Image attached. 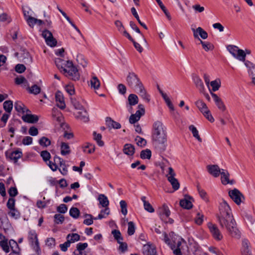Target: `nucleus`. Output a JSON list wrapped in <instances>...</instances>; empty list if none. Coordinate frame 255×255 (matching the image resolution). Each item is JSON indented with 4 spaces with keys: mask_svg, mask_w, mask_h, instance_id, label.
Returning a JSON list of instances; mask_svg holds the SVG:
<instances>
[{
    "mask_svg": "<svg viewBox=\"0 0 255 255\" xmlns=\"http://www.w3.org/2000/svg\"><path fill=\"white\" fill-rule=\"evenodd\" d=\"M219 209V213L217 218L221 227L225 228L233 236H239V230L236 227L231 209L224 199H223L222 202L220 203Z\"/></svg>",
    "mask_w": 255,
    "mask_h": 255,
    "instance_id": "obj_1",
    "label": "nucleus"
},
{
    "mask_svg": "<svg viewBox=\"0 0 255 255\" xmlns=\"http://www.w3.org/2000/svg\"><path fill=\"white\" fill-rule=\"evenodd\" d=\"M152 138L156 150L160 153L164 151L167 146L166 128L161 122L154 123Z\"/></svg>",
    "mask_w": 255,
    "mask_h": 255,
    "instance_id": "obj_2",
    "label": "nucleus"
},
{
    "mask_svg": "<svg viewBox=\"0 0 255 255\" xmlns=\"http://www.w3.org/2000/svg\"><path fill=\"white\" fill-rule=\"evenodd\" d=\"M63 72L66 77L73 80H78L80 78V75L77 68L74 66L71 61L67 62V66L64 68Z\"/></svg>",
    "mask_w": 255,
    "mask_h": 255,
    "instance_id": "obj_3",
    "label": "nucleus"
},
{
    "mask_svg": "<svg viewBox=\"0 0 255 255\" xmlns=\"http://www.w3.org/2000/svg\"><path fill=\"white\" fill-rule=\"evenodd\" d=\"M126 81L128 86L133 90L143 84L137 75L133 72H128Z\"/></svg>",
    "mask_w": 255,
    "mask_h": 255,
    "instance_id": "obj_4",
    "label": "nucleus"
},
{
    "mask_svg": "<svg viewBox=\"0 0 255 255\" xmlns=\"http://www.w3.org/2000/svg\"><path fill=\"white\" fill-rule=\"evenodd\" d=\"M227 48L234 58L241 61H245L246 53L243 50L239 49L237 46L231 45H228Z\"/></svg>",
    "mask_w": 255,
    "mask_h": 255,
    "instance_id": "obj_5",
    "label": "nucleus"
},
{
    "mask_svg": "<svg viewBox=\"0 0 255 255\" xmlns=\"http://www.w3.org/2000/svg\"><path fill=\"white\" fill-rule=\"evenodd\" d=\"M28 239L31 246L37 253L39 255L41 253L39 242L37 238V235L35 231H30L28 234Z\"/></svg>",
    "mask_w": 255,
    "mask_h": 255,
    "instance_id": "obj_6",
    "label": "nucleus"
},
{
    "mask_svg": "<svg viewBox=\"0 0 255 255\" xmlns=\"http://www.w3.org/2000/svg\"><path fill=\"white\" fill-rule=\"evenodd\" d=\"M228 193L231 199L238 205H240L244 200L243 194L236 188L230 190Z\"/></svg>",
    "mask_w": 255,
    "mask_h": 255,
    "instance_id": "obj_7",
    "label": "nucleus"
},
{
    "mask_svg": "<svg viewBox=\"0 0 255 255\" xmlns=\"http://www.w3.org/2000/svg\"><path fill=\"white\" fill-rule=\"evenodd\" d=\"M176 174L173 168L171 167L168 168V174L166 175V177L168 181L171 184L173 189L177 190L179 188L180 184L177 179L175 178Z\"/></svg>",
    "mask_w": 255,
    "mask_h": 255,
    "instance_id": "obj_8",
    "label": "nucleus"
},
{
    "mask_svg": "<svg viewBox=\"0 0 255 255\" xmlns=\"http://www.w3.org/2000/svg\"><path fill=\"white\" fill-rule=\"evenodd\" d=\"M42 36L45 39L46 43L48 46L55 47L57 45V41L50 31L47 29L44 30L42 31Z\"/></svg>",
    "mask_w": 255,
    "mask_h": 255,
    "instance_id": "obj_9",
    "label": "nucleus"
},
{
    "mask_svg": "<svg viewBox=\"0 0 255 255\" xmlns=\"http://www.w3.org/2000/svg\"><path fill=\"white\" fill-rule=\"evenodd\" d=\"M5 155L7 159L13 161L14 163H16L18 159L22 156V152L21 149H18L12 152L6 151L5 152Z\"/></svg>",
    "mask_w": 255,
    "mask_h": 255,
    "instance_id": "obj_10",
    "label": "nucleus"
},
{
    "mask_svg": "<svg viewBox=\"0 0 255 255\" xmlns=\"http://www.w3.org/2000/svg\"><path fill=\"white\" fill-rule=\"evenodd\" d=\"M208 227L214 239L217 241H220L223 239V235L216 225L212 223H208Z\"/></svg>",
    "mask_w": 255,
    "mask_h": 255,
    "instance_id": "obj_11",
    "label": "nucleus"
},
{
    "mask_svg": "<svg viewBox=\"0 0 255 255\" xmlns=\"http://www.w3.org/2000/svg\"><path fill=\"white\" fill-rule=\"evenodd\" d=\"M133 91L138 94L144 101L147 103L149 102V96L147 94L143 84L134 89Z\"/></svg>",
    "mask_w": 255,
    "mask_h": 255,
    "instance_id": "obj_12",
    "label": "nucleus"
},
{
    "mask_svg": "<svg viewBox=\"0 0 255 255\" xmlns=\"http://www.w3.org/2000/svg\"><path fill=\"white\" fill-rule=\"evenodd\" d=\"M192 30L195 38H198L199 40V35L203 39L208 38L207 32L201 27H198L196 29L192 28Z\"/></svg>",
    "mask_w": 255,
    "mask_h": 255,
    "instance_id": "obj_13",
    "label": "nucleus"
},
{
    "mask_svg": "<svg viewBox=\"0 0 255 255\" xmlns=\"http://www.w3.org/2000/svg\"><path fill=\"white\" fill-rule=\"evenodd\" d=\"M250 243L248 240L244 239L242 240L241 252L242 255H252L250 249Z\"/></svg>",
    "mask_w": 255,
    "mask_h": 255,
    "instance_id": "obj_14",
    "label": "nucleus"
},
{
    "mask_svg": "<svg viewBox=\"0 0 255 255\" xmlns=\"http://www.w3.org/2000/svg\"><path fill=\"white\" fill-rule=\"evenodd\" d=\"M207 169L208 172L215 177H218L222 172V170L217 165H208Z\"/></svg>",
    "mask_w": 255,
    "mask_h": 255,
    "instance_id": "obj_15",
    "label": "nucleus"
},
{
    "mask_svg": "<svg viewBox=\"0 0 255 255\" xmlns=\"http://www.w3.org/2000/svg\"><path fill=\"white\" fill-rule=\"evenodd\" d=\"M55 99L56 101V105L61 109H64L66 107V105L64 102V98L63 94L60 91H58L55 94Z\"/></svg>",
    "mask_w": 255,
    "mask_h": 255,
    "instance_id": "obj_16",
    "label": "nucleus"
},
{
    "mask_svg": "<svg viewBox=\"0 0 255 255\" xmlns=\"http://www.w3.org/2000/svg\"><path fill=\"white\" fill-rule=\"evenodd\" d=\"M221 175V182L223 185H227L228 184H233L235 182L234 180H229V173L227 170H226L225 169H222V172L220 174Z\"/></svg>",
    "mask_w": 255,
    "mask_h": 255,
    "instance_id": "obj_17",
    "label": "nucleus"
},
{
    "mask_svg": "<svg viewBox=\"0 0 255 255\" xmlns=\"http://www.w3.org/2000/svg\"><path fill=\"white\" fill-rule=\"evenodd\" d=\"M56 159H58L60 166L61 168L59 169V171L62 175H66L67 174L68 170L65 161L61 157L55 155L54 157V162H56Z\"/></svg>",
    "mask_w": 255,
    "mask_h": 255,
    "instance_id": "obj_18",
    "label": "nucleus"
},
{
    "mask_svg": "<svg viewBox=\"0 0 255 255\" xmlns=\"http://www.w3.org/2000/svg\"><path fill=\"white\" fill-rule=\"evenodd\" d=\"M193 80L199 92L203 93L205 91V87L201 79L197 75H194L193 76Z\"/></svg>",
    "mask_w": 255,
    "mask_h": 255,
    "instance_id": "obj_19",
    "label": "nucleus"
},
{
    "mask_svg": "<svg viewBox=\"0 0 255 255\" xmlns=\"http://www.w3.org/2000/svg\"><path fill=\"white\" fill-rule=\"evenodd\" d=\"M192 198L189 196H185L184 198L180 201V206L186 209H190L192 206L191 200Z\"/></svg>",
    "mask_w": 255,
    "mask_h": 255,
    "instance_id": "obj_20",
    "label": "nucleus"
},
{
    "mask_svg": "<svg viewBox=\"0 0 255 255\" xmlns=\"http://www.w3.org/2000/svg\"><path fill=\"white\" fill-rule=\"evenodd\" d=\"M211 96L214 99V102L218 109L222 111L226 110V106L224 103L222 101L221 99L216 94L212 92L211 93Z\"/></svg>",
    "mask_w": 255,
    "mask_h": 255,
    "instance_id": "obj_21",
    "label": "nucleus"
},
{
    "mask_svg": "<svg viewBox=\"0 0 255 255\" xmlns=\"http://www.w3.org/2000/svg\"><path fill=\"white\" fill-rule=\"evenodd\" d=\"M115 24L118 30L121 33H122L123 35L127 37L128 39H131V36L130 34L126 30L125 27L124 26L122 22L120 20H116L115 22Z\"/></svg>",
    "mask_w": 255,
    "mask_h": 255,
    "instance_id": "obj_22",
    "label": "nucleus"
},
{
    "mask_svg": "<svg viewBox=\"0 0 255 255\" xmlns=\"http://www.w3.org/2000/svg\"><path fill=\"white\" fill-rule=\"evenodd\" d=\"M22 120L28 123H36L39 120L38 116L32 114H26L22 117Z\"/></svg>",
    "mask_w": 255,
    "mask_h": 255,
    "instance_id": "obj_23",
    "label": "nucleus"
},
{
    "mask_svg": "<svg viewBox=\"0 0 255 255\" xmlns=\"http://www.w3.org/2000/svg\"><path fill=\"white\" fill-rule=\"evenodd\" d=\"M106 123L107 126L110 128L120 129L121 128V125L119 123L114 121L110 117L106 118Z\"/></svg>",
    "mask_w": 255,
    "mask_h": 255,
    "instance_id": "obj_24",
    "label": "nucleus"
},
{
    "mask_svg": "<svg viewBox=\"0 0 255 255\" xmlns=\"http://www.w3.org/2000/svg\"><path fill=\"white\" fill-rule=\"evenodd\" d=\"M76 118L84 122H87L89 121V116L87 111L83 109L81 111L78 112L76 114Z\"/></svg>",
    "mask_w": 255,
    "mask_h": 255,
    "instance_id": "obj_25",
    "label": "nucleus"
},
{
    "mask_svg": "<svg viewBox=\"0 0 255 255\" xmlns=\"http://www.w3.org/2000/svg\"><path fill=\"white\" fill-rule=\"evenodd\" d=\"M14 108L18 113L24 114L25 112H30V111L27 109L21 102L19 101H17L14 103Z\"/></svg>",
    "mask_w": 255,
    "mask_h": 255,
    "instance_id": "obj_26",
    "label": "nucleus"
},
{
    "mask_svg": "<svg viewBox=\"0 0 255 255\" xmlns=\"http://www.w3.org/2000/svg\"><path fill=\"white\" fill-rule=\"evenodd\" d=\"M68 61H65L61 58H56L55 63L57 68L61 71H64V68H66V66H67V62Z\"/></svg>",
    "mask_w": 255,
    "mask_h": 255,
    "instance_id": "obj_27",
    "label": "nucleus"
},
{
    "mask_svg": "<svg viewBox=\"0 0 255 255\" xmlns=\"http://www.w3.org/2000/svg\"><path fill=\"white\" fill-rule=\"evenodd\" d=\"M195 105L202 113H205L206 111L209 110L206 104L202 100H199L195 102Z\"/></svg>",
    "mask_w": 255,
    "mask_h": 255,
    "instance_id": "obj_28",
    "label": "nucleus"
},
{
    "mask_svg": "<svg viewBox=\"0 0 255 255\" xmlns=\"http://www.w3.org/2000/svg\"><path fill=\"white\" fill-rule=\"evenodd\" d=\"M134 147L131 144H126L123 151L125 154L128 155H132L134 153Z\"/></svg>",
    "mask_w": 255,
    "mask_h": 255,
    "instance_id": "obj_29",
    "label": "nucleus"
},
{
    "mask_svg": "<svg viewBox=\"0 0 255 255\" xmlns=\"http://www.w3.org/2000/svg\"><path fill=\"white\" fill-rule=\"evenodd\" d=\"M98 201H99L100 204L103 207H108L109 205V201L108 199L107 196H106L104 194H100L99 195Z\"/></svg>",
    "mask_w": 255,
    "mask_h": 255,
    "instance_id": "obj_30",
    "label": "nucleus"
},
{
    "mask_svg": "<svg viewBox=\"0 0 255 255\" xmlns=\"http://www.w3.org/2000/svg\"><path fill=\"white\" fill-rule=\"evenodd\" d=\"M60 149L61 154L62 155H66L69 154L71 152L69 145L68 144V143L64 142H62L61 143Z\"/></svg>",
    "mask_w": 255,
    "mask_h": 255,
    "instance_id": "obj_31",
    "label": "nucleus"
},
{
    "mask_svg": "<svg viewBox=\"0 0 255 255\" xmlns=\"http://www.w3.org/2000/svg\"><path fill=\"white\" fill-rule=\"evenodd\" d=\"M141 200L143 203L144 208L145 210L149 213H153L154 211V210L151 204L148 201H146V197L145 196H142L141 198Z\"/></svg>",
    "mask_w": 255,
    "mask_h": 255,
    "instance_id": "obj_32",
    "label": "nucleus"
},
{
    "mask_svg": "<svg viewBox=\"0 0 255 255\" xmlns=\"http://www.w3.org/2000/svg\"><path fill=\"white\" fill-rule=\"evenodd\" d=\"M128 103L130 105L134 106L138 102V98L136 95L130 94L128 97Z\"/></svg>",
    "mask_w": 255,
    "mask_h": 255,
    "instance_id": "obj_33",
    "label": "nucleus"
},
{
    "mask_svg": "<svg viewBox=\"0 0 255 255\" xmlns=\"http://www.w3.org/2000/svg\"><path fill=\"white\" fill-rule=\"evenodd\" d=\"M95 150V145L92 143H86V145L83 147V151L85 153L91 154L93 153Z\"/></svg>",
    "mask_w": 255,
    "mask_h": 255,
    "instance_id": "obj_34",
    "label": "nucleus"
},
{
    "mask_svg": "<svg viewBox=\"0 0 255 255\" xmlns=\"http://www.w3.org/2000/svg\"><path fill=\"white\" fill-rule=\"evenodd\" d=\"M189 129L192 132V134L195 138H196L199 142H202V139L199 135L198 131L194 126L190 125L189 127Z\"/></svg>",
    "mask_w": 255,
    "mask_h": 255,
    "instance_id": "obj_35",
    "label": "nucleus"
},
{
    "mask_svg": "<svg viewBox=\"0 0 255 255\" xmlns=\"http://www.w3.org/2000/svg\"><path fill=\"white\" fill-rule=\"evenodd\" d=\"M94 139L97 142L98 145L100 146H103L104 142L102 140V135L100 133H97L96 131L93 132Z\"/></svg>",
    "mask_w": 255,
    "mask_h": 255,
    "instance_id": "obj_36",
    "label": "nucleus"
},
{
    "mask_svg": "<svg viewBox=\"0 0 255 255\" xmlns=\"http://www.w3.org/2000/svg\"><path fill=\"white\" fill-rule=\"evenodd\" d=\"M3 106L5 112L10 114L13 107L12 102L10 100L6 101L3 103Z\"/></svg>",
    "mask_w": 255,
    "mask_h": 255,
    "instance_id": "obj_37",
    "label": "nucleus"
},
{
    "mask_svg": "<svg viewBox=\"0 0 255 255\" xmlns=\"http://www.w3.org/2000/svg\"><path fill=\"white\" fill-rule=\"evenodd\" d=\"M67 239L71 243H74L80 240V236L76 233L69 234L67 236Z\"/></svg>",
    "mask_w": 255,
    "mask_h": 255,
    "instance_id": "obj_38",
    "label": "nucleus"
},
{
    "mask_svg": "<svg viewBox=\"0 0 255 255\" xmlns=\"http://www.w3.org/2000/svg\"><path fill=\"white\" fill-rule=\"evenodd\" d=\"M131 12L133 15L134 16V17L136 19L139 24L142 26L144 29H147V27L146 25L143 22H142L139 17V16L136 12V10L134 7H132L131 8Z\"/></svg>",
    "mask_w": 255,
    "mask_h": 255,
    "instance_id": "obj_39",
    "label": "nucleus"
},
{
    "mask_svg": "<svg viewBox=\"0 0 255 255\" xmlns=\"http://www.w3.org/2000/svg\"><path fill=\"white\" fill-rule=\"evenodd\" d=\"M105 209L102 210L100 213L99 214L98 217L94 218V220H101L103 218H106V215H108L110 214V209L108 207H105Z\"/></svg>",
    "mask_w": 255,
    "mask_h": 255,
    "instance_id": "obj_40",
    "label": "nucleus"
},
{
    "mask_svg": "<svg viewBox=\"0 0 255 255\" xmlns=\"http://www.w3.org/2000/svg\"><path fill=\"white\" fill-rule=\"evenodd\" d=\"M244 62H245V65L249 69L250 74L254 76L253 70L255 69V64L248 60H245Z\"/></svg>",
    "mask_w": 255,
    "mask_h": 255,
    "instance_id": "obj_41",
    "label": "nucleus"
},
{
    "mask_svg": "<svg viewBox=\"0 0 255 255\" xmlns=\"http://www.w3.org/2000/svg\"><path fill=\"white\" fill-rule=\"evenodd\" d=\"M140 158L142 159H150L151 156V151L150 149H146L141 151L140 154Z\"/></svg>",
    "mask_w": 255,
    "mask_h": 255,
    "instance_id": "obj_42",
    "label": "nucleus"
},
{
    "mask_svg": "<svg viewBox=\"0 0 255 255\" xmlns=\"http://www.w3.org/2000/svg\"><path fill=\"white\" fill-rule=\"evenodd\" d=\"M200 43L202 44L203 48L206 51H208L210 50H213L214 49V46L211 43L208 42H204L199 39Z\"/></svg>",
    "mask_w": 255,
    "mask_h": 255,
    "instance_id": "obj_43",
    "label": "nucleus"
},
{
    "mask_svg": "<svg viewBox=\"0 0 255 255\" xmlns=\"http://www.w3.org/2000/svg\"><path fill=\"white\" fill-rule=\"evenodd\" d=\"M64 216L60 214H56L54 216V222L56 224H62L64 221Z\"/></svg>",
    "mask_w": 255,
    "mask_h": 255,
    "instance_id": "obj_44",
    "label": "nucleus"
},
{
    "mask_svg": "<svg viewBox=\"0 0 255 255\" xmlns=\"http://www.w3.org/2000/svg\"><path fill=\"white\" fill-rule=\"evenodd\" d=\"M70 215L73 218L77 219L80 215L79 210L76 207H72L69 211Z\"/></svg>",
    "mask_w": 255,
    "mask_h": 255,
    "instance_id": "obj_45",
    "label": "nucleus"
},
{
    "mask_svg": "<svg viewBox=\"0 0 255 255\" xmlns=\"http://www.w3.org/2000/svg\"><path fill=\"white\" fill-rule=\"evenodd\" d=\"M155 0L156 1V2H157L158 5L161 8V9L163 10V11L164 12L165 14L166 15L167 18L169 20H171V17L170 15L169 14V12H168L167 10L166 9L165 6L164 5L163 3L162 2L161 0Z\"/></svg>",
    "mask_w": 255,
    "mask_h": 255,
    "instance_id": "obj_46",
    "label": "nucleus"
},
{
    "mask_svg": "<svg viewBox=\"0 0 255 255\" xmlns=\"http://www.w3.org/2000/svg\"><path fill=\"white\" fill-rule=\"evenodd\" d=\"M210 85L212 88V91L215 92L217 91L220 87L221 82L219 79H217L211 81Z\"/></svg>",
    "mask_w": 255,
    "mask_h": 255,
    "instance_id": "obj_47",
    "label": "nucleus"
},
{
    "mask_svg": "<svg viewBox=\"0 0 255 255\" xmlns=\"http://www.w3.org/2000/svg\"><path fill=\"white\" fill-rule=\"evenodd\" d=\"M160 215H165L166 217H168L170 215V211L168 206L164 204L160 209Z\"/></svg>",
    "mask_w": 255,
    "mask_h": 255,
    "instance_id": "obj_48",
    "label": "nucleus"
},
{
    "mask_svg": "<svg viewBox=\"0 0 255 255\" xmlns=\"http://www.w3.org/2000/svg\"><path fill=\"white\" fill-rule=\"evenodd\" d=\"M112 234L118 243H120V241H122L123 240L121 232L119 230H114L112 231Z\"/></svg>",
    "mask_w": 255,
    "mask_h": 255,
    "instance_id": "obj_49",
    "label": "nucleus"
},
{
    "mask_svg": "<svg viewBox=\"0 0 255 255\" xmlns=\"http://www.w3.org/2000/svg\"><path fill=\"white\" fill-rule=\"evenodd\" d=\"M28 90L30 93L34 95H37L41 91L40 88L37 85H34L31 88H28Z\"/></svg>",
    "mask_w": 255,
    "mask_h": 255,
    "instance_id": "obj_50",
    "label": "nucleus"
},
{
    "mask_svg": "<svg viewBox=\"0 0 255 255\" xmlns=\"http://www.w3.org/2000/svg\"><path fill=\"white\" fill-rule=\"evenodd\" d=\"M0 247L5 253H7L9 252V247L7 240L0 241Z\"/></svg>",
    "mask_w": 255,
    "mask_h": 255,
    "instance_id": "obj_51",
    "label": "nucleus"
},
{
    "mask_svg": "<svg viewBox=\"0 0 255 255\" xmlns=\"http://www.w3.org/2000/svg\"><path fill=\"white\" fill-rule=\"evenodd\" d=\"M91 87L95 89H98L100 86V83L97 77H93L91 80Z\"/></svg>",
    "mask_w": 255,
    "mask_h": 255,
    "instance_id": "obj_52",
    "label": "nucleus"
},
{
    "mask_svg": "<svg viewBox=\"0 0 255 255\" xmlns=\"http://www.w3.org/2000/svg\"><path fill=\"white\" fill-rule=\"evenodd\" d=\"M135 225L133 222H129L128 223V234L129 236H131L135 232Z\"/></svg>",
    "mask_w": 255,
    "mask_h": 255,
    "instance_id": "obj_53",
    "label": "nucleus"
},
{
    "mask_svg": "<svg viewBox=\"0 0 255 255\" xmlns=\"http://www.w3.org/2000/svg\"><path fill=\"white\" fill-rule=\"evenodd\" d=\"M39 143L41 146L46 147L51 144V141L48 138L43 136L39 139Z\"/></svg>",
    "mask_w": 255,
    "mask_h": 255,
    "instance_id": "obj_54",
    "label": "nucleus"
},
{
    "mask_svg": "<svg viewBox=\"0 0 255 255\" xmlns=\"http://www.w3.org/2000/svg\"><path fill=\"white\" fill-rule=\"evenodd\" d=\"M120 207L121 208L122 213L126 216L127 214V204L124 200H121L120 202Z\"/></svg>",
    "mask_w": 255,
    "mask_h": 255,
    "instance_id": "obj_55",
    "label": "nucleus"
},
{
    "mask_svg": "<svg viewBox=\"0 0 255 255\" xmlns=\"http://www.w3.org/2000/svg\"><path fill=\"white\" fill-rule=\"evenodd\" d=\"M138 110L134 114L135 115L138 116L139 118L143 116L145 113V110L143 105L142 104H139L138 105Z\"/></svg>",
    "mask_w": 255,
    "mask_h": 255,
    "instance_id": "obj_56",
    "label": "nucleus"
},
{
    "mask_svg": "<svg viewBox=\"0 0 255 255\" xmlns=\"http://www.w3.org/2000/svg\"><path fill=\"white\" fill-rule=\"evenodd\" d=\"M87 247L88 244L87 243H79L77 244L76 248L79 254H82V252H84V250L86 249Z\"/></svg>",
    "mask_w": 255,
    "mask_h": 255,
    "instance_id": "obj_57",
    "label": "nucleus"
},
{
    "mask_svg": "<svg viewBox=\"0 0 255 255\" xmlns=\"http://www.w3.org/2000/svg\"><path fill=\"white\" fill-rule=\"evenodd\" d=\"M40 155L42 157L43 160L46 162L49 161L51 158V155L50 153L47 150L42 151L40 153Z\"/></svg>",
    "mask_w": 255,
    "mask_h": 255,
    "instance_id": "obj_58",
    "label": "nucleus"
},
{
    "mask_svg": "<svg viewBox=\"0 0 255 255\" xmlns=\"http://www.w3.org/2000/svg\"><path fill=\"white\" fill-rule=\"evenodd\" d=\"M198 191L200 197L205 201H208V198L207 197V193L205 191L200 188L199 185H197V186Z\"/></svg>",
    "mask_w": 255,
    "mask_h": 255,
    "instance_id": "obj_59",
    "label": "nucleus"
},
{
    "mask_svg": "<svg viewBox=\"0 0 255 255\" xmlns=\"http://www.w3.org/2000/svg\"><path fill=\"white\" fill-rule=\"evenodd\" d=\"M129 25L130 26V27L134 30H135L136 32L139 33L141 34V35L142 36V38H143V40L144 41L146 42V40L144 38V36L143 35V34L141 33L140 31V29H139V28L136 26V25L135 24V23L131 21H130L129 22Z\"/></svg>",
    "mask_w": 255,
    "mask_h": 255,
    "instance_id": "obj_60",
    "label": "nucleus"
},
{
    "mask_svg": "<svg viewBox=\"0 0 255 255\" xmlns=\"http://www.w3.org/2000/svg\"><path fill=\"white\" fill-rule=\"evenodd\" d=\"M85 217H89V218L84 220L83 223L84 224L89 226L93 223V219H94V218H93V216L91 214H87L85 215Z\"/></svg>",
    "mask_w": 255,
    "mask_h": 255,
    "instance_id": "obj_61",
    "label": "nucleus"
},
{
    "mask_svg": "<svg viewBox=\"0 0 255 255\" xmlns=\"http://www.w3.org/2000/svg\"><path fill=\"white\" fill-rule=\"evenodd\" d=\"M138 146H143L146 144V140L142 137L137 136L135 139Z\"/></svg>",
    "mask_w": 255,
    "mask_h": 255,
    "instance_id": "obj_62",
    "label": "nucleus"
},
{
    "mask_svg": "<svg viewBox=\"0 0 255 255\" xmlns=\"http://www.w3.org/2000/svg\"><path fill=\"white\" fill-rule=\"evenodd\" d=\"M68 208L67 206L64 204H60L57 208V211L58 212L61 214H64L67 211Z\"/></svg>",
    "mask_w": 255,
    "mask_h": 255,
    "instance_id": "obj_63",
    "label": "nucleus"
},
{
    "mask_svg": "<svg viewBox=\"0 0 255 255\" xmlns=\"http://www.w3.org/2000/svg\"><path fill=\"white\" fill-rule=\"evenodd\" d=\"M66 91L70 95H73L75 94V89L74 86L71 84H68L65 87Z\"/></svg>",
    "mask_w": 255,
    "mask_h": 255,
    "instance_id": "obj_64",
    "label": "nucleus"
}]
</instances>
